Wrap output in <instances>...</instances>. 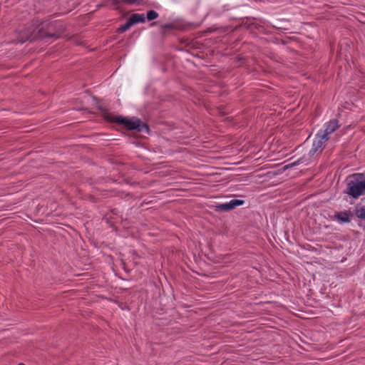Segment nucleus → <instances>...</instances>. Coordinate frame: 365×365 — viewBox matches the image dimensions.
Segmentation results:
<instances>
[{"mask_svg": "<svg viewBox=\"0 0 365 365\" xmlns=\"http://www.w3.org/2000/svg\"><path fill=\"white\" fill-rule=\"evenodd\" d=\"M108 120L119 123L124 125L129 130H137L139 132L148 131V126L142 123V121L136 118H125L123 117L109 118L106 117Z\"/></svg>", "mask_w": 365, "mask_h": 365, "instance_id": "7ed1b4c3", "label": "nucleus"}, {"mask_svg": "<svg viewBox=\"0 0 365 365\" xmlns=\"http://www.w3.org/2000/svg\"><path fill=\"white\" fill-rule=\"evenodd\" d=\"M298 163V162H295V163H291V164H288V165H286L284 167V170H287L289 168H292L293 167L294 165H297Z\"/></svg>", "mask_w": 365, "mask_h": 365, "instance_id": "4468645a", "label": "nucleus"}, {"mask_svg": "<svg viewBox=\"0 0 365 365\" xmlns=\"http://www.w3.org/2000/svg\"><path fill=\"white\" fill-rule=\"evenodd\" d=\"M158 16V14L156 11L153 10H150L147 13V19L149 21H152L155 19Z\"/></svg>", "mask_w": 365, "mask_h": 365, "instance_id": "9d476101", "label": "nucleus"}, {"mask_svg": "<svg viewBox=\"0 0 365 365\" xmlns=\"http://www.w3.org/2000/svg\"><path fill=\"white\" fill-rule=\"evenodd\" d=\"M328 140L329 137H327V134H317L314 140L313 141V148L311 150V153L313 154L315 153Z\"/></svg>", "mask_w": 365, "mask_h": 365, "instance_id": "39448f33", "label": "nucleus"}, {"mask_svg": "<svg viewBox=\"0 0 365 365\" xmlns=\"http://www.w3.org/2000/svg\"><path fill=\"white\" fill-rule=\"evenodd\" d=\"M344 217H341L340 215H338V218L340 221L341 222H349V219L348 217V216L346 215V213L344 214Z\"/></svg>", "mask_w": 365, "mask_h": 365, "instance_id": "ddd939ff", "label": "nucleus"}, {"mask_svg": "<svg viewBox=\"0 0 365 365\" xmlns=\"http://www.w3.org/2000/svg\"><path fill=\"white\" fill-rule=\"evenodd\" d=\"M244 200H232L229 202L223 203V204H219L217 205H215V210L217 212L219 211H230L237 206H240L244 204Z\"/></svg>", "mask_w": 365, "mask_h": 365, "instance_id": "20e7f679", "label": "nucleus"}, {"mask_svg": "<svg viewBox=\"0 0 365 365\" xmlns=\"http://www.w3.org/2000/svg\"><path fill=\"white\" fill-rule=\"evenodd\" d=\"M163 27L170 28L171 26L170 25H165V26H163Z\"/></svg>", "mask_w": 365, "mask_h": 365, "instance_id": "2eb2a0df", "label": "nucleus"}, {"mask_svg": "<svg viewBox=\"0 0 365 365\" xmlns=\"http://www.w3.org/2000/svg\"><path fill=\"white\" fill-rule=\"evenodd\" d=\"M365 190V175L356 173L349 177L347 193L354 198L359 197Z\"/></svg>", "mask_w": 365, "mask_h": 365, "instance_id": "f03ea898", "label": "nucleus"}, {"mask_svg": "<svg viewBox=\"0 0 365 365\" xmlns=\"http://www.w3.org/2000/svg\"><path fill=\"white\" fill-rule=\"evenodd\" d=\"M107 4H110L112 6L115 7V9H118V5L119 4L118 0H106Z\"/></svg>", "mask_w": 365, "mask_h": 365, "instance_id": "f8f14e48", "label": "nucleus"}, {"mask_svg": "<svg viewBox=\"0 0 365 365\" xmlns=\"http://www.w3.org/2000/svg\"><path fill=\"white\" fill-rule=\"evenodd\" d=\"M132 26V24L129 22V21L128 20V21L126 22V24H125L124 25H122L121 26H120L118 29V32L119 33H123L125 32V31H127L128 29H130V27Z\"/></svg>", "mask_w": 365, "mask_h": 365, "instance_id": "1a4fd4ad", "label": "nucleus"}, {"mask_svg": "<svg viewBox=\"0 0 365 365\" xmlns=\"http://www.w3.org/2000/svg\"><path fill=\"white\" fill-rule=\"evenodd\" d=\"M356 215L360 219L365 220V205L356 210Z\"/></svg>", "mask_w": 365, "mask_h": 365, "instance_id": "6e6552de", "label": "nucleus"}, {"mask_svg": "<svg viewBox=\"0 0 365 365\" xmlns=\"http://www.w3.org/2000/svg\"><path fill=\"white\" fill-rule=\"evenodd\" d=\"M64 30V26L61 24L44 21L38 25H32L25 30L19 36V41L24 43L45 37L57 38L61 37Z\"/></svg>", "mask_w": 365, "mask_h": 365, "instance_id": "f257e3e1", "label": "nucleus"}, {"mask_svg": "<svg viewBox=\"0 0 365 365\" xmlns=\"http://www.w3.org/2000/svg\"><path fill=\"white\" fill-rule=\"evenodd\" d=\"M339 127L338 121L336 120H331L322 134H327V137H329V135L334 132Z\"/></svg>", "mask_w": 365, "mask_h": 365, "instance_id": "423d86ee", "label": "nucleus"}, {"mask_svg": "<svg viewBox=\"0 0 365 365\" xmlns=\"http://www.w3.org/2000/svg\"><path fill=\"white\" fill-rule=\"evenodd\" d=\"M123 1L130 4L139 5L143 1V0H123Z\"/></svg>", "mask_w": 365, "mask_h": 365, "instance_id": "9b49d317", "label": "nucleus"}, {"mask_svg": "<svg viewBox=\"0 0 365 365\" xmlns=\"http://www.w3.org/2000/svg\"><path fill=\"white\" fill-rule=\"evenodd\" d=\"M129 22L133 25L138 23H143L145 21V17L143 14H133L128 19Z\"/></svg>", "mask_w": 365, "mask_h": 365, "instance_id": "0eeeda50", "label": "nucleus"}]
</instances>
